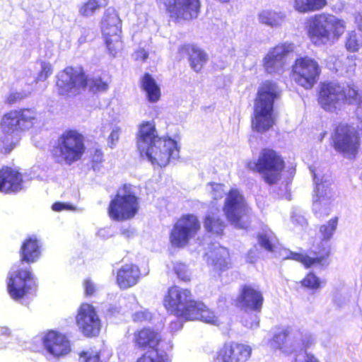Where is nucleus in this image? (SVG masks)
Listing matches in <instances>:
<instances>
[{"label": "nucleus", "instance_id": "nucleus-1", "mask_svg": "<svg viewBox=\"0 0 362 362\" xmlns=\"http://www.w3.org/2000/svg\"><path fill=\"white\" fill-rule=\"evenodd\" d=\"M137 147L141 156L153 166L165 167L170 160L179 158L180 148L177 141L170 137L158 136L152 122H144L140 124Z\"/></svg>", "mask_w": 362, "mask_h": 362}, {"label": "nucleus", "instance_id": "nucleus-2", "mask_svg": "<svg viewBox=\"0 0 362 362\" xmlns=\"http://www.w3.org/2000/svg\"><path fill=\"white\" fill-rule=\"evenodd\" d=\"M163 303L168 312L185 320H200L214 325L222 322L221 316L215 315L202 302L194 300L192 292L187 288L170 286Z\"/></svg>", "mask_w": 362, "mask_h": 362}, {"label": "nucleus", "instance_id": "nucleus-3", "mask_svg": "<svg viewBox=\"0 0 362 362\" xmlns=\"http://www.w3.org/2000/svg\"><path fill=\"white\" fill-rule=\"evenodd\" d=\"M280 93V89L274 82L267 81L259 86L252 122V128L258 132H264L272 126L274 103Z\"/></svg>", "mask_w": 362, "mask_h": 362}, {"label": "nucleus", "instance_id": "nucleus-4", "mask_svg": "<svg viewBox=\"0 0 362 362\" xmlns=\"http://www.w3.org/2000/svg\"><path fill=\"white\" fill-rule=\"evenodd\" d=\"M247 168L259 172L267 184L273 185L280 180L284 162L276 151L264 149L260 153L257 161L247 163Z\"/></svg>", "mask_w": 362, "mask_h": 362}, {"label": "nucleus", "instance_id": "nucleus-5", "mask_svg": "<svg viewBox=\"0 0 362 362\" xmlns=\"http://www.w3.org/2000/svg\"><path fill=\"white\" fill-rule=\"evenodd\" d=\"M139 209L138 198L131 187L124 185L118 190L115 197L110 202L108 213L113 220L125 221L134 218Z\"/></svg>", "mask_w": 362, "mask_h": 362}, {"label": "nucleus", "instance_id": "nucleus-6", "mask_svg": "<svg viewBox=\"0 0 362 362\" xmlns=\"http://www.w3.org/2000/svg\"><path fill=\"white\" fill-rule=\"evenodd\" d=\"M30 269V266L18 269L13 267L9 272L7 290L11 298L16 301L27 298L36 290V281Z\"/></svg>", "mask_w": 362, "mask_h": 362}, {"label": "nucleus", "instance_id": "nucleus-7", "mask_svg": "<svg viewBox=\"0 0 362 362\" xmlns=\"http://www.w3.org/2000/svg\"><path fill=\"white\" fill-rule=\"evenodd\" d=\"M85 150L83 135L76 130H66L58 139L55 154L59 162L71 165L79 160Z\"/></svg>", "mask_w": 362, "mask_h": 362}, {"label": "nucleus", "instance_id": "nucleus-8", "mask_svg": "<svg viewBox=\"0 0 362 362\" xmlns=\"http://www.w3.org/2000/svg\"><path fill=\"white\" fill-rule=\"evenodd\" d=\"M223 212L228 221L238 228H245L247 221L244 218L249 216L250 209L245 198L237 189H231L226 195Z\"/></svg>", "mask_w": 362, "mask_h": 362}, {"label": "nucleus", "instance_id": "nucleus-9", "mask_svg": "<svg viewBox=\"0 0 362 362\" xmlns=\"http://www.w3.org/2000/svg\"><path fill=\"white\" fill-rule=\"evenodd\" d=\"M17 110L10 111L3 115L0 122V152L10 153L20 140L21 127Z\"/></svg>", "mask_w": 362, "mask_h": 362}, {"label": "nucleus", "instance_id": "nucleus-10", "mask_svg": "<svg viewBox=\"0 0 362 362\" xmlns=\"http://www.w3.org/2000/svg\"><path fill=\"white\" fill-rule=\"evenodd\" d=\"M357 95L358 91L354 87L344 88L334 83H324L320 88L318 103L325 110L332 111L337 102L346 100L351 103L357 100Z\"/></svg>", "mask_w": 362, "mask_h": 362}, {"label": "nucleus", "instance_id": "nucleus-11", "mask_svg": "<svg viewBox=\"0 0 362 362\" xmlns=\"http://www.w3.org/2000/svg\"><path fill=\"white\" fill-rule=\"evenodd\" d=\"M200 229L197 217L192 214L182 216L175 223L170 234V242L174 247H184L195 237Z\"/></svg>", "mask_w": 362, "mask_h": 362}, {"label": "nucleus", "instance_id": "nucleus-12", "mask_svg": "<svg viewBox=\"0 0 362 362\" xmlns=\"http://www.w3.org/2000/svg\"><path fill=\"white\" fill-rule=\"evenodd\" d=\"M334 147L347 158H354L357 154L361 143L355 129L347 124H340L332 136Z\"/></svg>", "mask_w": 362, "mask_h": 362}, {"label": "nucleus", "instance_id": "nucleus-13", "mask_svg": "<svg viewBox=\"0 0 362 362\" xmlns=\"http://www.w3.org/2000/svg\"><path fill=\"white\" fill-rule=\"evenodd\" d=\"M102 34L110 54L115 56L122 50L123 45L120 37V22L113 10L108 9L101 22Z\"/></svg>", "mask_w": 362, "mask_h": 362}, {"label": "nucleus", "instance_id": "nucleus-14", "mask_svg": "<svg viewBox=\"0 0 362 362\" xmlns=\"http://www.w3.org/2000/svg\"><path fill=\"white\" fill-rule=\"evenodd\" d=\"M57 88L60 95L76 94L85 88L86 77L80 69L66 67L57 74Z\"/></svg>", "mask_w": 362, "mask_h": 362}, {"label": "nucleus", "instance_id": "nucleus-15", "mask_svg": "<svg viewBox=\"0 0 362 362\" xmlns=\"http://www.w3.org/2000/svg\"><path fill=\"white\" fill-rule=\"evenodd\" d=\"M344 22L332 15H318V42L331 44L344 33Z\"/></svg>", "mask_w": 362, "mask_h": 362}, {"label": "nucleus", "instance_id": "nucleus-16", "mask_svg": "<svg viewBox=\"0 0 362 362\" xmlns=\"http://www.w3.org/2000/svg\"><path fill=\"white\" fill-rule=\"evenodd\" d=\"M76 325L86 337H95L100 331L101 322L95 308L88 303H83L78 309Z\"/></svg>", "mask_w": 362, "mask_h": 362}, {"label": "nucleus", "instance_id": "nucleus-17", "mask_svg": "<svg viewBox=\"0 0 362 362\" xmlns=\"http://www.w3.org/2000/svg\"><path fill=\"white\" fill-rule=\"evenodd\" d=\"M293 49V44L284 43L270 49L263 59L266 71L269 74L283 73L287 64V56Z\"/></svg>", "mask_w": 362, "mask_h": 362}, {"label": "nucleus", "instance_id": "nucleus-18", "mask_svg": "<svg viewBox=\"0 0 362 362\" xmlns=\"http://www.w3.org/2000/svg\"><path fill=\"white\" fill-rule=\"evenodd\" d=\"M317 63L311 58L305 57L296 60L293 66V78L300 86L310 88L315 83Z\"/></svg>", "mask_w": 362, "mask_h": 362}, {"label": "nucleus", "instance_id": "nucleus-19", "mask_svg": "<svg viewBox=\"0 0 362 362\" xmlns=\"http://www.w3.org/2000/svg\"><path fill=\"white\" fill-rule=\"evenodd\" d=\"M200 9V0H172L168 5L170 16L177 21L195 19L199 15Z\"/></svg>", "mask_w": 362, "mask_h": 362}, {"label": "nucleus", "instance_id": "nucleus-20", "mask_svg": "<svg viewBox=\"0 0 362 362\" xmlns=\"http://www.w3.org/2000/svg\"><path fill=\"white\" fill-rule=\"evenodd\" d=\"M252 354V348L238 343L225 344L218 351L216 362H246Z\"/></svg>", "mask_w": 362, "mask_h": 362}, {"label": "nucleus", "instance_id": "nucleus-21", "mask_svg": "<svg viewBox=\"0 0 362 362\" xmlns=\"http://www.w3.org/2000/svg\"><path fill=\"white\" fill-rule=\"evenodd\" d=\"M339 218L333 217L320 227V238L323 243L322 248L318 250V268L327 267L329 264V240L332 238L338 226Z\"/></svg>", "mask_w": 362, "mask_h": 362}, {"label": "nucleus", "instance_id": "nucleus-22", "mask_svg": "<svg viewBox=\"0 0 362 362\" xmlns=\"http://www.w3.org/2000/svg\"><path fill=\"white\" fill-rule=\"evenodd\" d=\"M45 348L54 357L66 355L71 350L69 341L61 333L49 331L42 337Z\"/></svg>", "mask_w": 362, "mask_h": 362}, {"label": "nucleus", "instance_id": "nucleus-23", "mask_svg": "<svg viewBox=\"0 0 362 362\" xmlns=\"http://www.w3.org/2000/svg\"><path fill=\"white\" fill-rule=\"evenodd\" d=\"M262 292L252 286H245L238 298V303L242 308L259 313L263 305Z\"/></svg>", "mask_w": 362, "mask_h": 362}, {"label": "nucleus", "instance_id": "nucleus-24", "mask_svg": "<svg viewBox=\"0 0 362 362\" xmlns=\"http://www.w3.org/2000/svg\"><path fill=\"white\" fill-rule=\"evenodd\" d=\"M23 189L22 175L8 167L0 169V192H17Z\"/></svg>", "mask_w": 362, "mask_h": 362}, {"label": "nucleus", "instance_id": "nucleus-25", "mask_svg": "<svg viewBox=\"0 0 362 362\" xmlns=\"http://www.w3.org/2000/svg\"><path fill=\"white\" fill-rule=\"evenodd\" d=\"M141 276L140 269L136 264H126L117 273L116 281L121 289H127L135 286Z\"/></svg>", "mask_w": 362, "mask_h": 362}, {"label": "nucleus", "instance_id": "nucleus-26", "mask_svg": "<svg viewBox=\"0 0 362 362\" xmlns=\"http://www.w3.org/2000/svg\"><path fill=\"white\" fill-rule=\"evenodd\" d=\"M335 198L333 180L330 173L323 174L318 179V204H330Z\"/></svg>", "mask_w": 362, "mask_h": 362}, {"label": "nucleus", "instance_id": "nucleus-27", "mask_svg": "<svg viewBox=\"0 0 362 362\" xmlns=\"http://www.w3.org/2000/svg\"><path fill=\"white\" fill-rule=\"evenodd\" d=\"M207 262L221 272L228 269L230 265L228 250L223 247H216L207 254Z\"/></svg>", "mask_w": 362, "mask_h": 362}, {"label": "nucleus", "instance_id": "nucleus-28", "mask_svg": "<svg viewBox=\"0 0 362 362\" xmlns=\"http://www.w3.org/2000/svg\"><path fill=\"white\" fill-rule=\"evenodd\" d=\"M40 256V249L37 239L33 237L26 239L21 249V261L33 263L39 259Z\"/></svg>", "mask_w": 362, "mask_h": 362}, {"label": "nucleus", "instance_id": "nucleus-29", "mask_svg": "<svg viewBox=\"0 0 362 362\" xmlns=\"http://www.w3.org/2000/svg\"><path fill=\"white\" fill-rule=\"evenodd\" d=\"M160 341L159 335L150 329H143L134 333V341L140 348H155Z\"/></svg>", "mask_w": 362, "mask_h": 362}, {"label": "nucleus", "instance_id": "nucleus-30", "mask_svg": "<svg viewBox=\"0 0 362 362\" xmlns=\"http://www.w3.org/2000/svg\"><path fill=\"white\" fill-rule=\"evenodd\" d=\"M258 21L270 28L281 26L285 19V14L272 9H264L258 13Z\"/></svg>", "mask_w": 362, "mask_h": 362}, {"label": "nucleus", "instance_id": "nucleus-31", "mask_svg": "<svg viewBox=\"0 0 362 362\" xmlns=\"http://www.w3.org/2000/svg\"><path fill=\"white\" fill-rule=\"evenodd\" d=\"M141 88L146 93L150 103H156L160 98V89L156 81L149 74H145L141 78Z\"/></svg>", "mask_w": 362, "mask_h": 362}, {"label": "nucleus", "instance_id": "nucleus-32", "mask_svg": "<svg viewBox=\"0 0 362 362\" xmlns=\"http://www.w3.org/2000/svg\"><path fill=\"white\" fill-rule=\"evenodd\" d=\"M22 130L29 129L38 123L39 115L31 108L17 110Z\"/></svg>", "mask_w": 362, "mask_h": 362}, {"label": "nucleus", "instance_id": "nucleus-33", "mask_svg": "<svg viewBox=\"0 0 362 362\" xmlns=\"http://www.w3.org/2000/svg\"><path fill=\"white\" fill-rule=\"evenodd\" d=\"M279 257L282 259H291L300 262L305 268H309L314 265L317 260L315 257H310L306 254L291 252L286 249H281Z\"/></svg>", "mask_w": 362, "mask_h": 362}, {"label": "nucleus", "instance_id": "nucleus-34", "mask_svg": "<svg viewBox=\"0 0 362 362\" xmlns=\"http://www.w3.org/2000/svg\"><path fill=\"white\" fill-rule=\"evenodd\" d=\"M107 4L108 0H87L80 5L78 13L83 17H90Z\"/></svg>", "mask_w": 362, "mask_h": 362}, {"label": "nucleus", "instance_id": "nucleus-35", "mask_svg": "<svg viewBox=\"0 0 362 362\" xmlns=\"http://www.w3.org/2000/svg\"><path fill=\"white\" fill-rule=\"evenodd\" d=\"M293 329L291 327H284L279 329L275 332L273 338L269 341V345L272 349H279L285 352L284 344L287 337L292 333Z\"/></svg>", "mask_w": 362, "mask_h": 362}, {"label": "nucleus", "instance_id": "nucleus-36", "mask_svg": "<svg viewBox=\"0 0 362 362\" xmlns=\"http://www.w3.org/2000/svg\"><path fill=\"white\" fill-rule=\"evenodd\" d=\"M258 241L260 245L269 252H275L278 248L276 237L269 229L263 230L258 235Z\"/></svg>", "mask_w": 362, "mask_h": 362}, {"label": "nucleus", "instance_id": "nucleus-37", "mask_svg": "<svg viewBox=\"0 0 362 362\" xmlns=\"http://www.w3.org/2000/svg\"><path fill=\"white\" fill-rule=\"evenodd\" d=\"M136 362H171V359L166 352L156 349L145 353Z\"/></svg>", "mask_w": 362, "mask_h": 362}, {"label": "nucleus", "instance_id": "nucleus-38", "mask_svg": "<svg viewBox=\"0 0 362 362\" xmlns=\"http://www.w3.org/2000/svg\"><path fill=\"white\" fill-rule=\"evenodd\" d=\"M204 226L208 231L221 234L223 230L225 224L216 214L211 213L205 218Z\"/></svg>", "mask_w": 362, "mask_h": 362}, {"label": "nucleus", "instance_id": "nucleus-39", "mask_svg": "<svg viewBox=\"0 0 362 362\" xmlns=\"http://www.w3.org/2000/svg\"><path fill=\"white\" fill-rule=\"evenodd\" d=\"M189 59L192 68L198 72L206 62L207 55L204 51L198 48H193Z\"/></svg>", "mask_w": 362, "mask_h": 362}, {"label": "nucleus", "instance_id": "nucleus-40", "mask_svg": "<svg viewBox=\"0 0 362 362\" xmlns=\"http://www.w3.org/2000/svg\"><path fill=\"white\" fill-rule=\"evenodd\" d=\"M362 46V41L355 31L349 32L345 38V47L349 52H356Z\"/></svg>", "mask_w": 362, "mask_h": 362}, {"label": "nucleus", "instance_id": "nucleus-41", "mask_svg": "<svg viewBox=\"0 0 362 362\" xmlns=\"http://www.w3.org/2000/svg\"><path fill=\"white\" fill-rule=\"evenodd\" d=\"M317 0H295L294 8L300 13L313 11L316 9Z\"/></svg>", "mask_w": 362, "mask_h": 362}, {"label": "nucleus", "instance_id": "nucleus-42", "mask_svg": "<svg viewBox=\"0 0 362 362\" xmlns=\"http://www.w3.org/2000/svg\"><path fill=\"white\" fill-rule=\"evenodd\" d=\"M173 269L177 276L182 281H187L189 280L190 273L187 265L183 263L175 262H173Z\"/></svg>", "mask_w": 362, "mask_h": 362}, {"label": "nucleus", "instance_id": "nucleus-43", "mask_svg": "<svg viewBox=\"0 0 362 362\" xmlns=\"http://www.w3.org/2000/svg\"><path fill=\"white\" fill-rule=\"evenodd\" d=\"M242 322L247 328L255 329L259 325V317L257 313H245L243 316Z\"/></svg>", "mask_w": 362, "mask_h": 362}, {"label": "nucleus", "instance_id": "nucleus-44", "mask_svg": "<svg viewBox=\"0 0 362 362\" xmlns=\"http://www.w3.org/2000/svg\"><path fill=\"white\" fill-rule=\"evenodd\" d=\"M86 86H88L92 91H105L108 88L107 82L103 81L100 78L86 79Z\"/></svg>", "mask_w": 362, "mask_h": 362}, {"label": "nucleus", "instance_id": "nucleus-45", "mask_svg": "<svg viewBox=\"0 0 362 362\" xmlns=\"http://www.w3.org/2000/svg\"><path fill=\"white\" fill-rule=\"evenodd\" d=\"M40 71L35 78V81H45L52 74V65L47 62H40Z\"/></svg>", "mask_w": 362, "mask_h": 362}, {"label": "nucleus", "instance_id": "nucleus-46", "mask_svg": "<svg viewBox=\"0 0 362 362\" xmlns=\"http://www.w3.org/2000/svg\"><path fill=\"white\" fill-rule=\"evenodd\" d=\"M207 190L211 194V197L215 199H221L226 194L224 185L218 183H211L207 186Z\"/></svg>", "mask_w": 362, "mask_h": 362}, {"label": "nucleus", "instance_id": "nucleus-47", "mask_svg": "<svg viewBox=\"0 0 362 362\" xmlns=\"http://www.w3.org/2000/svg\"><path fill=\"white\" fill-rule=\"evenodd\" d=\"M79 362H101L100 353L93 349L83 351L80 354Z\"/></svg>", "mask_w": 362, "mask_h": 362}, {"label": "nucleus", "instance_id": "nucleus-48", "mask_svg": "<svg viewBox=\"0 0 362 362\" xmlns=\"http://www.w3.org/2000/svg\"><path fill=\"white\" fill-rule=\"evenodd\" d=\"M306 28L311 41L315 45L317 43V15L308 20Z\"/></svg>", "mask_w": 362, "mask_h": 362}, {"label": "nucleus", "instance_id": "nucleus-49", "mask_svg": "<svg viewBox=\"0 0 362 362\" xmlns=\"http://www.w3.org/2000/svg\"><path fill=\"white\" fill-rule=\"evenodd\" d=\"M302 286L308 289L317 288V276L315 273H309L301 281Z\"/></svg>", "mask_w": 362, "mask_h": 362}, {"label": "nucleus", "instance_id": "nucleus-50", "mask_svg": "<svg viewBox=\"0 0 362 362\" xmlns=\"http://www.w3.org/2000/svg\"><path fill=\"white\" fill-rule=\"evenodd\" d=\"M151 318L152 314L146 309L136 311L132 315L133 320L138 322H147Z\"/></svg>", "mask_w": 362, "mask_h": 362}, {"label": "nucleus", "instance_id": "nucleus-51", "mask_svg": "<svg viewBox=\"0 0 362 362\" xmlns=\"http://www.w3.org/2000/svg\"><path fill=\"white\" fill-rule=\"evenodd\" d=\"M110 134L107 139V144L110 148L115 146L119 140L121 129L118 127H110Z\"/></svg>", "mask_w": 362, "mask_h": 362}, {"label": "nucleus", "instance_id": "nucleus-52", "mask_svg": "<svg viewBox=\"0 0 362 362\" xmlns=\"http://www.w3.org/2000/svg\"><path fill=\"white\" fill-rule=\"evenodd\" d=\"M148 49L139 47L135 50L134 53L133 54V58L136 61L144 62L148 59Z\"/></svg>", "mask_w": 362, "mask_h": 362}, {"label": "nucleus", "instance_id": "nucleus-53", "mask_svg": "<svg viewBox=\"0 0 362 362\" xmlns=\"http://www.w3.org/2000/svg\"><path fill=\"white\" fill-rule=\"evenodd\" d=\"M349 301L347 293L344 292H337L334 296V302L339 306L341 307Z\"/></svg>", "mask_w": 362, "mask_h": 362}, {"label": "nucleus", "instance_id": "nucleus-54", "mask_svg": "<svg viewBox=\"0 0 362 362\" xmlns=\"http://www.w3.org/2000/svg\"><path fill=\"white\" fill-rule=\"evenodd\" d=\"M85 293L86 296H92L96 291L95 284L89 279H85L83 281Z\"/></svg>", "mask_w": 362, "mask_h": 362}, {"label": "nucleus", "instance_id": "nucleus-55", "mask_svg": "<svg viewBox=\"0 0 362 362\" xmlns=\"http://www.w3.org/2000/svg\"><path fill=\"white\" fill-rule=\"evenodd\" d=\"M25 97V94L18 92H11L6 97V101L8 104H13Z\"/></svg>", "mask_w": 362, "mask_h": 362}, {"label": "nucleus", "instance_id": "nucleus-56", "mask_svg": "<svg viewBox=\"0 0 362 362\" xmlns=\"http://www.w3.org/2000/svg\"><path fill=\"white\" fill-rule=\"evenodd\" d=\"M52 209L54 211H61L62 210H73L74 207L65 203L56 202L53 204Z\"/></svg>", "mask_w": 362, "mask_h": 362}, {"label": "nucleus", "instance_id": "nucleus-57", "mask_svg": "<svg viewBox=\"0 0 362 362\" xmlns=\"http://www.w3.org/2000/svg\"><path fill=\"white\" fill-rule=\"evenodd\" d=\"M169 327L171 331L175 332L182 327V322L180 318H177L175 321L170 322Z\"/></svg>", "mask_w": 362, "mask_h": 362}, {"label": "nucleus", "instance_id": "nucleus-58", "mask_svg": "<svg viewBox=\"0 0 362 362\" xmlns=\"http://www.w3.org/2000/svg\"><path fill=\"white\" fill-rule=\"evenodd\" d=\"M348 61H350L351 62V64H350L349 66V68L347 69L346 71L347 72H350V73H352L355 70V66H356V63L354 62V57H347L346 59Z\"/></svg>", "mask_w": 362, "mask_h": 362}, {"label": "nucleus", "instance_id": "nucleus-59", "mask_svg": "<svg viewBox=\"0 0 362 362\" xmlns=\"http://www.w3.org/2000/svg\"><path fill=\"white\" fill-rule=\"evenodd\" d=\"M356 114L360 119L362 120V98H360L358 100V106L356 109Z\"/></svg>", "mask_w": 362, "mask_h": 362}, {"label": "nucleus", "instance_id": "nucleus-60", "mask_svg": "<svg viewBox=\"0 0 362 362\" xmlns=\"http://www.w3.org/2000/svg\"><path fill=\"white\" fill-rule=\"evenodd\" d=\"M326 4H327L326 0H318V9L325 6L326 5Z\"/></svg>", "mask_w": 362, "mask_h": 362}, {"label": "nucleus", "instance_id": "nucleus-61", "mask_svg": "<svg viewBox=\"0 0 362 362\" xmlns=\"http://www.w3.org/2000/svg\"><path fill=\"white\" fill-rule=\"evenodd\" d=\"M86 41V37H83V36L80 37H79V39H78V42H79L80 44H83V43H84Z\"/></svg>", "mask_w": 362, "mask_h": 362}, {"label": "nucleus", "instance_id": "nucleus-62", "mask_svg": "<svg viewBox=\"0 0 362 362\" xmlns=\"http://www.w3.org/2000/svg\"><path fill=\"white\" fill-rule=\"evenodd\" d=\"M252 253V251H250V252H249V255H250ZM248 261H249L250 262H252H252H254V261H255V260L253 259V257H251V258H250V256H248Z\"/></svg>", "mask_w": 362, "mask_h": 362}, {"label": "nucleus", "instance_id": "nucleus-63", "mask_svg": "<svg viewBox=\"0 0 362 362\" xmlns=\"http://www.w3.org/2000/svg\"><path fill=\"white\" fill-rule=\"evenodd\" d=\"M321 284L325 285V281H320V280L318 279V283H317L318 288L321 286Z\"/></svg>", "mask_w": 362, "mask_h": 362}, {"label": "nucleus", "instance_id": "nucleus-64", "mask_svg": "<svg viewBox=\"0 0 362 362\" xmlns=\"http://www.w3.org/2000/svg\"><path fill=\"white\" fill-rule=\"evenodd\" d=\"M310 171H311V173H313V177H314V179H315V177H316V174H315V171H314V170H313V169H312L311 168H310Z\"/></svg>", "mask_w": 362, "mask_h": 362}]
</instances>
